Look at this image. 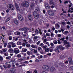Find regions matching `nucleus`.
Wrapping results in <instances>:
<instances>
[{
  "mask_svg": "<svg viewBox=\"0 0 73 73\" xmlns=\"http://www.w3.org/2000/svg\"><path fill=\"white\" fill-rule=\"evenodd\" d=\"M43 69H46V70L49 69V66H48V65H44L42 66Z\"/></svg>",
  "mask_w": 73,
  "mask_h": 73,
  "instance_id": "nucleus-12",
  "label": "nucleus"
},
{
  "mask_svg": "<svg viewBox=\"0 0 73 73\" xmlns=\"http://www.w3.org/2000/svg\"><path fill=\"white\" fill-rule=\"evenodd\" d=\"M31 41H32V40L30 39L28 41V42H29V43H30V44H31L32 43V42H31Z\"/></svg>",
  "mask_w": 73,
  "mask_h": 73,
  "instance_id": "nucleus-55",
  "label": "nucleus"
},
{
  "mask_svg": "<svg viewBox=\"0 0 73 73\" xmlns=\"http://www.w3.org/2000/svg\"><path fill=\"white\" fill-rule=\"evenodd\" d=\"M67 24H68V25H69V24H70V22L69 21L67 22Z\"/></svg>",
  "mask_w": 73,
  "mask_h": 73,
  "instance_id": "nucleus-59",
  "label": "nucleus"
},
{
  "mask_svg": "<svg viewBox=\"0 0 73 73\" xmlns=\"http://www.w3.org/2000/svg\"><path fill=\"white\" fill-rule=\"evenodd\" d=\"M3 60V58L2 56L0 55V61H2Z\"/></svg>",
  "mask_w": 73,
  "mask_h": 73,
  "instance_id": "nucleus-34",
  "label": "nucleus"
},
{
  "mask_svg": "<svg viewBox=\"0 0 73 73\" xmlns=\"http://www.w3.org/2000/svg\"><path fill=\"white\" fill-rule=\"evenodd\" d=\"M33 15L34 17L36 19H37L39 17V14L36 11L34 12Z\"/></svg>",
  "mask_w": 73,
  "mask_h": 73,
  "instance_id": "nucleus-4",
  "label": "nucleus"
},
{
  "mask_svg": "<svg viewBox=\"0 0 73 73\" xmlns=\"http://www.w3.org/2000/svg\"><path fill=\"white\" fill-rule=\"evenodd\" d=\"M15 8L17 10V11H20V7L19 6H18L16 7Z\"/></svg>",
  "mask_w": 73,
  "mask_h": 73,
  "instance_id": "nucleus-36",
  "label": "nucleus"
},
{
  "mask_svg": "<svg viewBox=\"0 0 73 73\" xmlns=\"http://www.w3.org/2000/svg\"><path fill=\"white\" fill-rule=\"evenodd\" d=\"M27 54L28 55H30L31 53H30V52H29V51H28L27 52Z\"/></svg>",
  "mask_w": 73,
  "mask_h": 73,
  "instance_id": "nucleus-54",
  "label": "nucleus"
},
{
  "mask_svg": "<svg viewBox=\"0 0 73 73\" xmlns=\"http://www.w3.org/2000/svg\"><path fill=\"white\" fill-rule=\"evenodd\" d=\"M35 10L36 11H38V12H39L40 11V8H39L38 7H36L35 9Z\"/></svg>",
  "mask_w": 73,
  "mask_h": 73,
  "instance_id": "nucleus-30",
  "label": "nucleus"
},
{
  "mask_svg": "<svg viewBox=\"0 0 73 73\" xmlns=\"http://www.w3.org/2000/svg\"><path fill=\"white\" fill-rule=\"evenodd\" d=\"M55 67H56V68H57V67H58V65L57 64H56L55 65Z\"/></svg>",
  "mask_w": 73,
  "mask_h": 73,
  "instance_id": "nucleus-62",
  "label": "nucleus"
},
{
  "mask_svg": "<svg viewBox=\"0 0 73 73\" xmlns=\"http://www.w3.org/2000/svg\"><path fill=\"white\" fill-rule=\"evenodd\" d=\"M23 30L24 31V33H26L27 32V29L26 28H24Z\"/></svg>",
  "mask_w": 73,
  "mask_h": 73,
  "instance_id": "nucleus-24",
  "label": "nucleus"
},
{
  "mask_svg": "<svg viewBox=\"0 0 73 73\" xmlns=\"http://www.w3.org/2000/svg\"><path fill=\"white\" fill-rule=\"evenodd\" d=\"M57 41H58V44H61V41L59 40H57Z\"/></svg>",
  "mask_w": 73,
  "mask_h": 73,
  "instance_id": "nucleus-48",
  "label": "nucleus"
},
{
  "mask_svg": "<svg viewBox=\"0 0 73 73\" xmlns=\"http://www.w3.org/2000/svg\"><path fill=\"white\" fill-rule=\"evenodd\" d=\"M29 2L28 1H25V3H21V5L23 7H27L29 6Z\"/></svg>",
  "mask_w": 73,
  "mask_h": 73,
  "instance_id": "nucleus-3",
  "label": "nucleus"
},
{
  "mask_svg": "<svg viewBox=\"0 0 73 73\" xmlns=\"http://www.w3.org/2000/svg\"><path fill=\"white\" fill-rule=\"evenodd\" d=\"M2 65L3 66L5 69H7V66H6V65Z\"/></svg>",
  "mask_w": 73,
  "mask_h": 73,
  "instance_id": "nucleus-43",
  "label": "nucleus"
},
{
  "mask_svg": "<svg viewBox=\"0 0 73 73\" xmlns=\"http://www.w3.org/2000/svg\"><path fill=\"white\" fill-rule=\"evenodd\" d=\"M7 8L9 9L11 11H14L15 7L14 6L11 4H9L7 5Z\"/></svg>",
  "mask_w": 73,
  "mask_h": 73,
  "instance_id": "nucleus-2",
  "label": "nucleus"
},
{
  "mask_svg": "<svg viewBox=\"0 0 73 73\" xmlns=\"http://www.w3.org/2000/svg\"><path fill=\"white\" fill-rule=\"evenodd\" d=\"M70 69L71 70H73V66H71L70 67Z\"/></svg>",
  "mask_w": 73,
  "mask_h": 73,
  "instance_id": "nucleus-57",
  "label": "nucleus"
},
{
  "mask_svg": "<svg viewBox=\"0 0 73 73\" xmlns=\"http://www.w3.org/2000/svg\"><path fill=\"white\" fill-rule=\"evenodd\" d=\"M37 51L36 50H34L33 49L31 50V53H33L34 52L35 53H36L37 52Z\"/></svg>",
  "mask_w": 73,
  "mask_h": 73,
  "instance_id": "nucleus-22",
  "label": "nucleus"
},
{
  "mask_svg": "<svg viewBox=\"0 0 73 73\" xmlns=\"http://www.w3.org/2000/svg\"><path fill=\"white\" fill-rule=\"evenodd\" d=\"M13 22H14V23L16 25H18L19 21H18V20H17V19H14L13 21Z\"/></svg>",
  "mask_w": 73,
  "mask_h": 73,
  "instance_id": "nucleus-11",
  "label": "nucleus"
},
{
  "mask_svg": "<svg viewBox=\"0 0 73 73\" xmlns=\"http://www.w3.org/2000/svg\"><path fill=\"white\" fill-rule=\"evenodd\" d=\"M45 7L46 9H50V6L49 3H44Z\"/></svg>",
  "mask_w": 73,
  "mask_h": 73,
  "instance_id": "nucleus-5",
  "label": "nucleus"
},
{
  "mask_svg": "<svg viewBox=\"0 0 73 73\" xmlns=\"http://www.w3.org/2000/svg\"><path fill=\"white\" fill-rule=\"evenodd\" d=\"M12 37L11 36H10L9 37V40H12Z\"/></svg>",
  "mask_w": 73,
  "mask_h": 73,
  "instance_id": "nucleus-41",
  "label": "nucleus"
},
{
  "mask_svg": "<svg viewBox=\"0 0 73 73\" xmlns=\"http://www.w3.org/2000/svg\"><path fill=\"white\" fill-rule=\"evenodd\" d=\"M31 46L33 48H36V46L34 44H32L31 45Z\"/></svg>",
  "mask_w": 73,
  "mask_h": 73,
  "instance_id": "nucleus-38",
  "label": "nucleus"
},
{
  "mask_svg": "<svg viewBox=\"0 0 73 73\" xmlns=\"http://www.w3.org/2000/svg\"><path fill=\"white\" fill-rule=\"evenodd\" d=\"M53 42L54 44H57L58 43V42L56 40H54Z\"/></svg>",
  "mask_w": 73,
  "mask_h": 73,
  "instance_id": "nucleus-32",
  "label": "nucleus"
},
{
  "mask_svg": "<svg viewBox=\"0 0 73 73\" xmlns=\"http://www.w3.org/2000/svg\"><path fill=\"white\" fill-rule=\"evenodd\" d=\"M50 45L52 46H53V45H54V44L53 43L51 42L50 44Z\"/></svg>",
  "mask_w": 73,
  "mask_h": 73,
  "instance_id": "nucleus-60",
  "label": "nucleus"
},
{
  "mask_svg": "<svg viewBox=\"0 0 73 73\" xmlns=\"http://www.w3.org/2000/svg\"><path fill=\"white\" fill-rule=\"evenodd\" d=\"M8 51L9 52L11 53H13L14 52L13 49L12 48H10V49H9Z\"/></svg>",
  "mask_w": 73,
  "mask_h": 73,
  "instance_id": "nucleus-14",
  "label": "nucleus"
},
{
  "mask_svg": "<svg viewBox=\"0 0 73 73\" xmlns=\"http://www.w3.org/2000/svg\"><path fill=\"white\" fill-rule=\"evenodd\" d=\"M41 49V47H38V50L39 51H40Z\"/></svg>",
  "mask_w": 73,
  "mask_h": 73,
  "instance_id": "nucleus-56",
  "label": "nucleus"
},
{
  "mask_svg": "<svg viewBox=\"0 0 73 73\" xmlns=\"http://www.w3.org/2000/svg\"><path fill=\"white\" fill-rule=\"evenodd\" d=\"M62 47V46L59 45L57 46L54 50V51L56 53H59L60 51L58 50L59 49H61V48Z\"/></svg>",
  "mask_w": 73,
  "mask_h": 73,
  "instance_id": "nucleus-1",
  "label": "nucleus"
},
{
  "mask_svg": "<svg viewBox=\"0 0 73 73\" xmlns=\"http://www.w3.org/2000/svg\"><path fill=\"white\" fill-rule=\"evenodd\" d=\"M40 43V41H39L38 42L36 43V45H39Z\"/></svg>",
  "mask_w": 73,
  "mask_h": 73,
  "instance_id": "nucleus-58",
  "label": "nucleus"
},
{
  "mask_svg": "<svg viewBox=\"0 0 73 73\" xmlns=\"http://www.w3.org/2000/svg\"><path fill=\"white\" fill-rule=\"evenodd\" d=\"M10 20H11V17H8L6 20L5 21V23H8V21H9Z\"/></svg>",
  "mask_w": 73,
  "mask_h": 73,
  "instance_id": "nucleus-18",
  "label": "nucleus"
},
{
  "mask_svg": "<svg viewBox=\"0 0 73 73\" xmlns=\"http://www.w3.org/2000/svg\"><path fill=\"white\" fill-rule=\"evenodd\" d=\"M11 58V56H7L6 57V60H8L9 59H10Z\"/></svg>",
  "mask_w": 73,
  "mask_h": 73,
  "instance_id": "nucleus-29",
  "label": "nucleus"
},
{
  "mask_svg": "<svg viewBox=\"0 0 73 73\" xmlns=\"http://www.w3.org/2000/svg\"><path fill=\"white\" fill-rule=\"evenodd\" d=\"M0 53L1 54H4V52H3V51L2 50H0Z\"/></svg>",
  "mask_w": 73,
  "mask_h": 73,
  "instance_id": "nucleus-51",
  "label": "nucleus"
},
{
  "mask_svg": "<svg viewBox=\"0 0 73 73\" xmlns=\"http://www.w3.org/2000/svg\"><path fill=\"white\" fill-rule=\"evenodd\" d=\"M49 4H50V5H51V4H52V5H55L54 3L53 2L52 0H50L49 1Z\"/></svg>",
  "mask_w": 73,
  "mask_h": 73,
  "instance_id": "nucleus-17",
  "label": "nucleus"
},
{
  "mask_svg": "<svg viewBox=\"0 0 73 73\" xmlns=\"http://www.w3.org/2000/svg\"><path fill=\"white\" fill-rule=\"evenodd\" d=\"M38 38V36H35L33 37L34 41L35 42H37L38 41V40L37 39Z\"/></svg>",
  "mask_w": 73,
  "mask_h": 73,
  "instance_id": "nucleus-13",
  "label": "nucleus"
},
{
  "mask_svg": "<svg viewBox=\"0 0 73 73\" xmlns=\"http://www.w3.org/2000/svg\"><path fill=\"white\" fill-rule=\"evenodd\" d=\"M14 51L15 54H18L20 53V50L17 48H14Z\"/></svg>",
  "mask_w": 73,
  "mask_h": 73,
  "instance_id": "nucleus-6",
  "label": "nucleus"
},
{
  "mask_svg": "<svg viewBox=\"0 0 73 73\" xmlns=\"http://www.w3.org/2000/svg\"><path fill=\"white\" fill-rule=\"evenodd\" d=\"M11 44V43H8V45H7V47L8 48H11V47H12V46L9 44Z\"/></svg>",
  "mask_w": 73,
  "mask_h": 73,
  "instance_id": "nucleus-20",
  "label": "nucleus"
},
{
  "mask_svg": "<svg viewBox=\"0 0 73 73\" xmlns=\"http://www.w3.org/2000/svg\"><path fill=\"white\" fill-rule=\"evenodd\" d=\"M16 69L15 68H11L10 69V71L11 72H15L16 70Z\"/></svg>",
  "mask_w": 73,
  "mask_h": 73,
  "instance_id": "nucleus-15",
  "label": "nucleus"
},
{
  "mask_svg": "<svg viewBox=\"0 0 73 73\" xmlns=\"http://www.w3.org/2000/svg\"><path fill=\"white\" fill-rule=\"evenodd\" d=\"M55 70H56V69L54 67H51L50 69V71L51 73H54L55 71Z\"/></svg>",
  "mask_w": 73,
  "mask_h": 73,
  "instance_id": "nucleus-9",
  "label": "nucleus"
},
{
  "mask_svg": "<svg viewBox=\"0 0 73 73\" xmlns=\"http://www.w3.org/2000/svg\"><path fill=\"white\" fill-rule=\"evenodd\" d=\"M35 6V5L34 3H32L30 5V8L31 9H33V7Z\"/></svg>",
  "mask_w": 73,
  "mask_h": 73,
  "instance_id": "nucleus-19",
  "label": "nucleus"
},
{
  "mask_svg": "<svg viewBox=\"0 0 73 73\" xmlns=\"http://www.w3.org/2000/svg\"><path fill=\"white\" fill-rule=\"evenodd\" d=\"M64 40H65V37H63L62 38H61L60 39V40H62V41H64Z\"/></svg>",
  "mask_w": 73,
  "mask_h": 73,
  "instance_id": "nucleus-50",
  "label": "nucleus"
},
{
  "mask_svg": "<svg viewBox=\"0 0 73 73\" xmlns=\"http://www.w3.org/2000/svg\"><path fill=\"white\" fill-rule=\"evenodd\" d=\"M69 3V1H66L64 2V4H67V3Z\"/></svg>",
  "mask_w": 73,
  "mask_h": 73,
  "instance_id": "nucleus-53",
  "label": "nucleus"
},
{
  "mask_svg": "<svg viewBox=\"0 0 73 73\" xmlns=\"http://www.w3.org/2000/svg\"><path fill=\"white\" fill-rule=\"evenodd\" d=\"M20 35V32H17V35Z\"/></svg>",
  "mask_w": 73,
  "mask_h": 73,
  "instance_id": "nucleus-61",
  "label": "nucleus"
},
{
  "mask_svg": "<svg viewBox=\"0 0 73 73\" xmlns=\"http://www.w3.org/2000/svg\"><path fill=\"white\" fill-rule=\"evenodd\" d=\"M24 64H28L29 63V62L28 61H25L24 62H23Z\"/></svg>",
  "mask_w": 73,
  "mask_h": 73,
  "instance_id": "nucleus-46",
  "label": "nucleus"
},
{
  "mask_svg": "<svg viewBox=\"0 0 73 73\" xmlns=\"http://www.w3.org/2000/svg\"><path fill=\"white\" fill-rule=\"evenodd\" d=\"M55 27H57L58 28H60V25L59 24H55Z\"/></svg>",
  "mask_w": 73,
  "mask_h": 73,
  "instance_id": "nucleus-37",
  "label": "nucleus"
},
{
  "mask_svg": "<svg viewBox=\"0 0 73 73\" xmlns=\"http://www.w3.org/2000/svg\"><path fill=\"white\" fill-rule=\"evenodd\" d=\"M6 66H7V68H11V64H9L7 65H6Z\"/></svg>",
  "mask_w": 73,
  "mask_h": 73,
  "instance_id": "nucleus-28",
  "label": "nucleus"
},
{
  "mask_svg": "<svg viewBox=\"0 0 73 73\" xmlns=\"http://www.w3.org/2000/svg\"><path fill=\"white\" fill-rule=\"evenodd\" d=\"M17 45H21V42H17Z\"/></svg>",
  "mask_w": 73,
  "mask_h": 73,
  "instance_id": "nucleus-26",
  "label": "nucleus"
},
{
  "mask_svg": "<svg viewBox=\"0 0 73 73\" xmlns=\"http://www.w3.org/2000/svg\"><path fill=\"white\" fill-rule=\"evenodd\" d=\"M28 17L30 21H33V18H32V15H29L28 16Z\"/></svg>",
  "mask_w": 73,
  "mask_h": 73,
  "instance_id": "nucleus-10",
  "label": "nucleus"
},
{
  "mask_svg": "<svg viewBox=\"0 0 73 73\" xmlns=\"http://www.w3.org/2000/svg\"><path fill=\"white\" fill-rule=\"evenodd\" d=\"M42 48H43L44 49H46V47L45 46H44Z\"/></svg>",
  "mask_w": 73,
  "mask_h": 73,
  "instance_id": "nucleus-63",
  "label": "nucleus"
},
{
  "mask_svg": "<svg viewBox=\"0 0 73 73\" xmlns=\"http://www.w3.org/2000/svg\"><path fill=\"white\" fill-rule=\"evenodd\" d=\"M67 33H68V31H66L63 33L64 35H65V34H67Z\"/></svg>",
  "mask_w": 73,
  "mask_h": 73,
  "instance_id": "nucleus-40",
  "label": "nucleus"
},
{
  "mask_svg": "<svg viewBox=\"0 0 73 73\" xmlns=\"http://www.w3.org/2000/svg\"><path fill=\"white\" fill-rule=\"evenodd\" d=\"M15 7H18L19 6V5H18L17 3H15Z\"/></svg>",
  "mask_w": 73,
  "mask_h": 73,
  "instance_id": "nucleus-52",
  "label": "nucleus"
},
{
  "mask_svg": "<svg viewBox=\"0 0 73 73\" xmlns=\"http://www.w3.org/2000/svg\"><path fill=\"white\" fill-rule=\"evenodd\" d=\"M18 17L20 21H23V17H22L21 15H18Z\"/></svg>",
  "mask_w": 73,
  "mask_h": 73,
  "instance_id": "nucleus-8",
  "label": "nucleus"
},
{
  "mask_svg": "<svg viewBox=\"0 0 73 73\" xmlns=\"http://www.w3.org/2000/svg\"><path fill=\"white\" fill-rule=\"evenodd\" d=\"M48 13L50 16H54V12L53 11H48Z\"/></svg>",
  "mask_w": 73,
  "mask_h": 73,
  "instance_id": "nucleus-7",
  "label": "nucleus"
},
{
  "mask_svg": "<svg viewBox=\"0 0 73 73\" xmlns=\"http://www.w3.org/2000/svg\"><path fill=\"white\" fill-rule=\"evenodd\" d=\"M69 42L66 40H64V44L66 45V44H68Z\"/></svg>",
  "mask_w": 73,
  "mask_h": 73,
  "instance_id": "nucleus-23",
  "label": "nucleus"
},
{
  "mask_svg": "<svg viewBox=\"0 0 73 73\" xmlns=\"http://www.w3.org/2000/svg\"><path fill=\"white\" fill-rule=\"evenodd\" d=\"M69 64H70L71 65H73V60H71L70 61H69Z\"/></svg>",
  "mask_w": 73,
  "mask_h": 73,
  "instance_id": "nucleus-25",
  "label": "nucleus"
},
{
  "mask_svg": "<svg viewBox=\"0 0 73 73\" xmlns=\"http://www.w3.org/2000/svg\"><path fill=\"white\" fill-rule=\"evenodd\" d=\"M4 55L5 56H8V53H4Z\"/></svg>",
  "mask_w": 73,
  "mask_h": 73,
  "instance_id": "nucleus-47",
  "label": "nucleus"
},
{
  "mask_svg": "<svg viewBox=\"0 0 73 73\" xmlns=\"http://www.w3.org/2000/svg\"><path fill=\"white\" fill-rule=\"evenodd\" d=\"M66 47L67 48H69V47L70 46V45L69 44H67V45H66Z\"/></svg>",
  "mask_w": 73,
  "mask_h": 73,
  "instance_id": "nucleus-44",
  "label": "nucleus"
},
{
  "mask_svg": "<svg viewBox=\"0 0 73 73\" xmlns=\"http://www.w3.org/2000/svg\"><path fill=\"white\" fill-rule=\"evenodd\" d=\"M22 46H25V45H26V44H25V43H23L22 44Z\"/></svg>",
  "mask_w": 73,
  "mask_h": 73,
  "instance_id": "nucleus-49",
  "label": "nucleus"
},
{
  "mask_svg": "<svg viewBox=\"0 0 73 73\" xmlns=\"http://www.w3.org/2000/svg\"><path fill=\"white\" fill-rule=\"evenodd\" d=\"M40 46L42 48L44 46V44L42 43H41L40 44Z\"/></svg>",
  "mask_w": 73,
  "mask_h": 73,
  "instance_id": "nucleus-33",
  "label": "nucleus"
},
{
  "mask_svg": "<svg viewBox=\"0 0 73 73\" xmlns=\"http://www.w3.org/2000/svg\"><path fill=\"white\" fill-rule=\"evenodd\" d=\"M7 43L5 42L4 43V48H5V47L7 46Z\"/></svg>",
  "mask_w": 73,
  "mask_h": 73,
  "instance_id": "nucleus-42",
  "label": "nucleus"
},
{
  "mask_svg": "<svg viewBox=\"0 0 73 73\" xmlns=\"http://www.w3.org/2000/svg\"><path fill=\"white\" fill-rule=\"evenodd\" d=\"M11 44H12V46L13 48H15V45L14 44H13V42H11Z\"/></svg>",
  "mask_w": 73,
  "mask_h": 73,
  "instance_id": "nucleus-31",
  "label": "nucleus"
},
{
  "mask_svg": "<svg viewBox=\"0 0 73 73\" xmlns=\"http://www.w3.org/2000/svg\"><path fill=\"white\" fill-rule=\"evenodd\" d=\"M17 58H21V55L20 54H18L17 56Z\"/></svg>",
  "mask_w": 73,
  "mask_h": 73,
  "instance_id": "nucleus-27",
  "label": "nucleus"
},
{
  "mask_svg": "<svg viewBox=\"0 0 73 73\" xmlns=\"http://www.w3.org/2000/svg\"><path fill=\"white\" fill-rule=\"evenodd\" d=\"M27 51V48H23L22 49V52H26Z\"/></svg>",
  "mask_w": 73,
  "mask_h": 73,
  "instance_id": "nucleus-21",
  "label": "nucleus"
},
{
  "mask_svg": "<svg viewBox=\"0 0 73 73\" xmlns=\"http://www.w3.org/2000/svg\"><path fill=\"white\" fill-rule=\"evenodd\" d=\"M26 46L28 48H29V47H31V45L30 44H26Z\"/></svg>",
  "mask_w": 73,
  "mask_h": 73,
  "instance_id": "nucleus-39",
  "label": "nucleus"
},
{
  "mask_svg": "<svg viewBox=\"0 0 73 73\" xmlns=\"http://www.w3.org/2000/svg\"><path fill=\"white\" fill-rule=\"evenodd\" d=\"M68 60L69 61H70L72 60V56H69L68 57Z\"/></svg>",
  "mask_w": 73,
  "mask_h": 73,
  "instance_id": "nucleus-16",
  "label": "nucleus"
},
{
  "mask_svg": "<svg viewBox=\"0 0 73 73\" xmlns=\"http://www.w3.org/2000/svg\"><path fill=\"white\" fill-rule=\"evenodd\" d=\"M3 52L4 53H5V52H6V50L5 49H3Z\"/></svg>",
  "mask_w": 73,
  "mask_h": 73,
  "instance_id": "nucleus-64",
  "label": "nucleus"
},
{
  "mask_svg": "<svg viewBox=\"0 0 73 73\" xmlns=\"http://www.w3.org/2000/svg\"><path fill=\"white\" fill-rule=\"evenodd\" d=\"M35 33H36V34H38V31L37 29H36L35 30Z\"/></svg>",
  "mask_w": 73,
  "mask_h": 73,
  "instance_id": "nucleus-35",
  "label": "nucleus"
},
{
  "mask_svg": "<svg viewBox=\"0 0 73 73\" xmlns=\"http://www.w3.org/2000/svg\"><path fill=\"white\" fill-rule=\"evenodd\" d=\"M45 51L46 52H48L49 51V48L45 49Z\"/></svg>",
  "mask_w": 73,
  "mask_h": 73,
  "instance_id": "nucleus-45",
  "label": "nucleus"
}]
</instances>
